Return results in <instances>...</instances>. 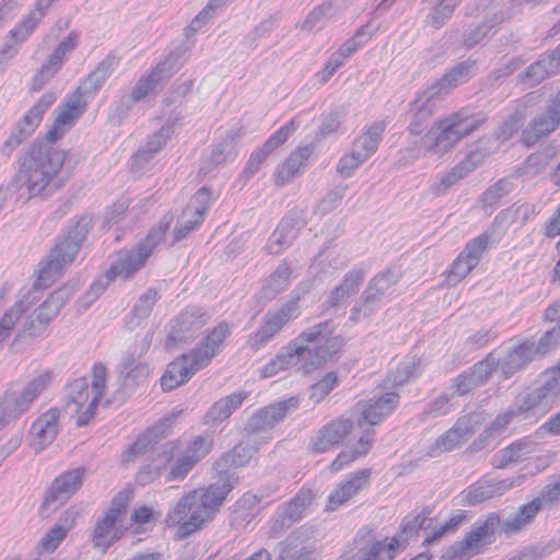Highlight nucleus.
I'll use <instances>...</instances> for the list:
<instances>
[{"label": "nucleus", "mask_w": 560, "mask_h": 560, "mask_svg": "<svg viewBox=\"0 0 560 560\" xmlns=\"http://www.w3.org/2000/svg\"><path fill=\"white\" fill-rule=\"evenodd\" d=\"M232 488L230 480L224 479L184 494L165 517L174 539H186L211 522Z\"/></svg>", "instance_id": "1"}, {"label": "nucleus", "mask_w": 560, "mask_h": 560, "mask_svg": "<svg viewBox=\"0 0 560 560\" xmlns=\"http://www.w3.org/2000/svg\"><path fill=\"white\" fill-rule=\"evenodd\" d=\"M329 326V323H319L300 334L285 353L278 354L264 368V376H272L285 370L294 361L303 372L310 373L330 360L339 352L341 341L331 335Z\"/></svg>", "instance_id": "2"}, {"label": "nucleus", "mask_w": 560, "mask_h": 560, "mask_svg": "<svg viewBox=\"0 0 560 560\" xmlns=\"http://www.w3.org/2000/svg\"><path fill=\"white\" fill-rule=\"evenodd\" d=\"M399 402V395L395 392L386 393L380 398L358 401L355 407L360 412L357 428L361 430L358 439L350 443L346 450L340 451L328 465L330 474L350 467L358 459L365 457L374 445V425L381 423L390 415Z\"/></svg>", "instance_id": "3"}, {"label": "nucleus", "mask_w": 560, "mask_h": 560, "mask_svg": "<svg viewBox=\"0 0 560 560\" xmlns=\"http://www.w3.org/2000/svg\"><path fill=\"white\" fill-rule=\"evenodd\" d=\"M67 154L63 151L46 149L42 143H34L23 156L16 180L27 190L30 197L46 190L58 189L68 175L60 176Z\"/></svg>", "instance_id": "4"}, {"label": "nucleus", "mask_w": 560, "mask_h": 560, "mask_svg": "<svg viewBox=\"0 0 560 560\" xmlns=\"http://www.w3.org/2000/svg\"><path fill=\"white\" fill-rule=\"evenodd\" d=\"M132 499L133 489L131 487L121 489L112 498L109 506L95 524L93 530L95 547L106 551L130 532L127 512Z\"/></svg>", "instance_id": "5"}, {"label": "nucleus", "mask_w": 560, "mask_h": 560, "mask_svg": "<svg viewBox=\"0 0 560 560\" xmlns=\"http://www.w3.org/2000/svg\"><path fill=\"white\" fill-rule=\"evenodd\" d=\"M212 447L211 434L196 435L180 450H178L177 443H172L168 450L162 452L161 456V462L170 464L165 481L184 480L189 471L210 454Z\"/></svg>", "instance_id": "6"}, {"label": "nucleus", "mask_w": 560, "mask_h": 560, "mask_svg": "<svg viewBox=\"0 0 560 560\" xmlns=\"http://www.w3.org/2000/svg\"><path fill=\"white\" fill-rule=\"evenodd\" d=\"M501 526L499 514L489 513L479 521L459 541L450 546L443 556L445 560H469L481 553L495 540V533Z\"/></svg>", "instance_id": "7"}, {"label": "nucleus", "mask_w": 560, "mask_h": 560, "mask_svg": "<svg viewBox=\"0 0 560 560\" xmlns=\"http://www.w3.org/2000/svg\"><path fill=\"white\" fill-rule=\"evenodd\" d=\"M405 549L399 536L381 537L370 526L361 527L352 539L350 560H395Z\"/></svg>", "instance_id": "8"}, {"label": "nucleus", "mask_w": 560, "mask_h": 560, "mask_svg": "<svg viewBox=\"0 0 560 560\" xmlns=\"http://www.w3.org/2000/svg\"><path fill=\"white\" fill-rule=\"evenodd\" d=\"M156 243L152 233H149L144 240L136 246L117 250L115 253V259L104 272L106 283L113 282L116 279L126 281L132 278L136 272L144 267Z\"/></svg>", "instance_id": "9"}, {"label": "nucleus", "mask_w": 560, "mask_h": 560, "mask_svg": "<svg viewBox=\"0 0 560 560\" xmlns=\"http://www.w3.org/2000/svg\"><path fill=\"white\" fill-rule=\"evenodd\" d=\"M355 428L357 422L345 416L329 420L311 438L308 452L317 455L340 446Z\"/></svg>", "instance_id": "10"}, {"label": "nucleus", "mask_w": 560, "mask_h": 560, "mask_svg": "<svg viewBox=\"0 0 560 560\" xmlns=\"http://www.w3.org/2000/svg\"><path fill=\"white\" fill-rule=\"evenodd\" d=\"M477 126L478 122L469 117H464L459 113L453 114L438 122L436 129L440 131L435 135L429 149L447 151L460 139L467 137Z\"/></svg>", "instance_id": "11"}, {"label": "nucleus", "mask_w": 560, "mask_h": 560, "mask_svg": "<svg viewBox=\"0 0 560 560\" xmlns=\"http://www.w3.org/2000/svg\"><path fill=\"white\" fill-rule=\"evenodd\" d=\"M98 404L97 396H92L84 377L74 380L70 384L67 409L79 427L86 424L94 417Z\"/></svg>", "instance_id": "12"}, {"label": "nucleus", "mask_w": 560, "mask_h": 560, "mask_svg": "<svg viewBox=\"0 0 560 560\" xmlns=\"http://www.w3.org/2000/svg\"><path fill=\"white\" fill-rule=\"evenodd\" d=\"M79 252L78 244L65 240L57 244L52 250L51 257L46 261L39 271L35 285L47 288L51 285L56 278L60 276L62 268L71 264Z\"/></svg>", "instance_id": "13"}, {"label": "nucleus", "mask_w": 560, "mask_h": 560, "mask_svg": "<svg viewBox=\"0 0 560 560\" xmlns=\"http://www.w3.org/2000/svg\"><path fill=\"white\" fill-rule=\"evenodd\" d=\"M202 368L191 351L176 357L167 364L165 372L160 378L162 390L171 392L184 385Z\"/></svg>", "instance_id": "14"}, {"label": "nucleus", "mask_w": 560, "mask_h": 560, "mask_svg": "<svg viewBox=\"0 0 560 560\" xmlns=\"http://www.w3.org/2000/svg\"><path fill=\"white\" fill-rule=\"evenodd\" d=\"M371 474L372 471L370 468H362L351 472L346 479L338 482L327 498L326 510H338L351 498L355 497L361 490L368 488L371 480Z\"/></svg>", "instance_id": "15"}, {"label": "nucleus", "mask_w": 560, "mask_h": 560, "mask_svg": "<svg viewBox=\"0 0 560 560\" xmlns=\"http://www.w3.org/2000/svg\"><path fill=\"white\" fill-rule=\"evenodd\" d=\"M86 102L78 90L73 95L68 96L58 113L52 127L47 131L45 138L48 142H55L69 130L74 121L84 113Z\"/></svg>", "instance_id": "16"}, {"label": "nucleus", "mask_w": 560, "mask_h": 560, "mask_svg": "<svg viewBox=\"0 0 560 560\" xmlns=\"http://www.w3.org/2000/svg\"><path fill=\"white\" fill-rule=\"evenodd\" d=\"M489 235L483 233L466 244L465 249L453 261L450 269V276H453L455 281H460L472 270L487 249Z\"/></svg>", "instance_id": "17"}, {"label": "nucleus", "mask_w": 560, "mask_h": 560, "mask_svg": "<svg viewBox=\"0 0 560 560\" xmlns=\"http://www.w3.org/2000/svg\"><path fill=\"white\" fill-rule=\"evenodd\" d=\"M560 125V91L551 101L548 109L532 121L523 133L524 143L529 147L538 139L557 129Z\"/></svg>", "instance_id": "18"}, {"label": "nucleus", "mask_w": 560, "mask_h": 560, "mask_svg": "<svg viewBox=\"0 0 560 560\" xmlns=\"http://www.w3.org/2000/svg\"><path fill=\"white\" fill-rule=\"evenodd\" d=\"M230 335V325L225 322H221L208 331L205 339L191 351V353L205 368L221 352L223 343Z\"/></svg>", "instance_id": "19"}, {"label": "nucleus", "mask_w": 560, "mask_h": 560, "mask_svg": "<svg viewBox=\"0 0 560 560\" xmlns=\"http://www.w3.org/2000/svg\"><path fill=\"white\" fill-rule=\"evenodd\" d=\"M182 413V410H177L176 412H172L168 417L160 420L159 423L153 428L152 431L148 433L140 434L136 441L130 444L126 450L120 454V462L122 465H128L133 462L137 457L147 453L150 444H151V435L154 433L164 434L166 430H170L172 425L175 423V420L178 415Z\"/></svg>", "instance_id": "20"}, {"label": "nucleus", "mask_w": 560, "mask_h": 560, "mask_svg": "<svg viewBox=\"0 0 560 560\" xmlns=\"http://www.w3.org/2000/svg\"><path fill=\"white\" fill-rule=\"evenodd\" d=\"M59 417L58 408H50L33 422L31 432L38 448L46 447L56 439Z\"/></svg>", "instance_id": "21"}, {"label": "nucleus", "mask_w": 560, "mask_h": 560, "mask_svg": "<svg viewBox=\"0 0 560 560\" xmlns=\"http://www.w3.org/2000/svg\"><path fill=\"white\" fill-rule=\"evenodd\" d=\"M84 468L67 470L59 475L52 482L46 501L67 499L82 486Z\"/></svg>", "instance_id": "22"}, {"label": "nucleus", "mask_w": 560, "mask_h": 560, "mask_svg": "<svg viewBox=\"0 0 560 560\" xmlns=\"http://www.w3.org/2000/svg\"><path fill=\"white\" fill-rule=\"evenodd\" d=\"M308 158L310 150L307 148H299L291 152L283 163L277 167L273 174L275 184L281 187L290 183L294 177L299 176L304 162Z\"/></svg>", "instance_id": "23"}, {"label": "nucleus", "mask_w": 560, "mask_h": 560, "mask_svg": "<svg viewBox=\"0 0 560 560\" xmlns=\"http://www.w3.org/2000/svg\"><path fill=\"white\" fill-rule=\"evenodd\" d=\"M162 512L154 505L139 504L132 509L129 516V528L133 535L151 532L158 524Z\"/></svg>", "instance_id": "24"}, {"label": "nucleus", "mask_w": 560, "mask_h": 560, "mask_svg": "<svg viewBox=\"0 0 560 560\" xmlns=\"http://www.w3.org/2000/svg\"><path fill=\"white\" fill-rule=\"evenodd\" d=\"M521 480L517 478L511 482H506V480H501L495 483L490 482H477L468 487L464 491L465 502L468 505H475L479 502L488 500L494 495L502 494L506 489L520 485Z\"/></svg>", "instance_id": "25"}, {"label": "nucleus", "mask_w": 560, "mask_h": 560, "mask_svg": "<svg viewBox=\"0 0 560 560\" xmlns=\"http://www.w3.org/2000/svg\"><path fill=\"white\" fill-rule=\"evenodd\" d=\"M278 560H320V551L296 537L280 542Z\"/></svg>", "instance_id": "26"}, {"label": "nucleus", "mask_w": 560, "mask_h": 560, "mask_svg": "<svg viewBox=\"0 0 560 560\" xmlns=\"http://www.w3.org/2000/svg\"><path fill=\"white\" fill-rule=\"evenodd\" d=\"M533 341L525 340L513 348L505 362L502 365V373L505 377H510L520 370L525 369L537 355L534 352Z\"/></svg>", "instance_id": "27"}, {"label": "nucleus", "mask_w": 560, "mask_h": 560, "mask_svg": "<svg viewBox=\"0 0 560 560\" xmlns=\"http://www.w3.org/2000/svg\"><path fill=\"white\" fill-rule=\"evenodd\" d=\"M196 198L200 199L201 207L197 208L191 212L189 208L185 209L184 214H190V218L183 224L175 229V240L179 241L189 234L192 230L199 226L205 218V212L210 201V191L207 187H201L196 192Z\"/></svg>", "instance_id": "28"}, {"label": "nucleus", "mask_w": 560, "mask_h": 560, "mask_svg": "<svg viewBox=\"0 0 560 560\" xmlns=\"http://www.w3.org/2000/svg\"><path fill=\"white\" fill-rule=\"evenodd\" d=\"M537 452V444L532 441H516L498 454V466H508L513 463L525 462L532 458L530 454Z\"/></svg>", "instance_id": "29"}, {"label": "nucleus", "mask_w": 560, "mask_h": 560, "mask_svg": "<svg viewBox=\"0 0 560 560\" xmlns=\"http://www.w3.org/2000/svg\"><path fill=\"white\" fill-rule=\"evenodd\" d=\"M246 397L247 393L240 392L233 393L219 399L211 406L209 410L210 418L215 421H221L229 418L236 409L242 406Z\"/></svg>", "instance_id": "30"}, {"label": "nucleus", "mask_w": 560, "mask_h": 560, "mask_svg": "<svg viewBox=\"0 0 560 560\" xmlns=\"http://www.w3.org/2000/svg\"><path fill=\"white\" fill-rule=\"evenodd\" d=\"M62 303L63 301L57 296L56 292L50 294V296L39 305L36 314L37 326L32 323L27 328L28 335H35L42 326L47 325L51 319H54L58 315Z\"/></svg>", "instance_id": "31"}, {"label": "nucleus", "mask_w": 560, "mask_h": 560, "mask_svg": "<svg viewBox=\"0 0 560 560\" xmlns=\"http://www.w3.org/2000/svg\"><path fill=\"white\" fill-rule=\"evenodd\" d=\"M56 97L52 93L44 94L23 116L24 128L33 132L42 122L44 114L54 104Z\"/></svg>", "instance_id": "32"}, {"label": "nucleus", "mask_w": 560, "mask_h": 560, "mask_svg": "<svg viewBox=\"0 0 560 560\" xmlns=\"http://www.w3.org/2000/svg\"><path fill=\"white\" fill-rule=\"evenodd\" d=\"M78 44V36L73 33L69 34L68 37L61 42L50 55L48 61L42 66L40 73L56 72L66 59L67 52L73 50Z\"/></svg>", "instance_id": "33"}, {"label": "nucleus", "mask_w": 560, "mask_h": 560, "mask_svg": "<svg viewBox=\"0 0 560 560\" xmlns=\"http://www.w3.org/2000/svg\"><path fill=\"white\" fill-rule=\"evenodd\" d=\"M384 128L380 125L370 127L361 137L354 142V150L364 160L372 155L380 143Z\"/></svg>", "instance_id": "34"}, {"label": "nucleus", "mask_w": 560, "mask_h": 560, "mask_svg": "<svg viewBox=\"0 0 560 560\" xmlns=\"http://www.w3.org/2000/svg\"><path fill=\"white\" fill-rule=\"evenodd\" d=\"M470 517L468 511H458L450 516V518L439 528H435L432 533H430L425 539L424 544H433L440 541L444 535L454 534L458 530L459 526L465 523Z\"/></svg>", "instance_id": "35"}, {"label": "nucleus", "mask_w": 560, "mask_h": 560, "mask_svg": "<svg viewBox=\"0 0 560 560\" xmlns=\"http://www.w3.org/2000/svg\"><path fill=\"white\" fill-rule=\"evenodd\" d=\"M73 525V521L68 526L56 525L50 528L39 540L37 550L39 553H51L54 552L61 541L66 538L69 529Z\"/></svg>", "instance_id": "36"}, {"label": "nucleus", "mask_w": 560, "mask_h": 560, "mask_svg": "<svg viewBox=\"0 0 560 560\" xmlns=\"http://www.w3.org/2000/svg\"><path fill=\"white\" fill-rule=\"evenodd\" d=\"M42 18L40 13L31 12L22 19L10 32L9 37L14 44L26 40L36 30Z\"/></svg>", "instance_id": "37"}, {"label": "nucleus", "mask_w": 560, "mask_h": 560, "mask_svg": "<svg viewBox=\"0 0 560 560\" xmlns=\"http://www.w3.org/2000/svg\"><path fill=\"white\" fill-rule=\"evenodd\" d=\"M161 456H162V453L158 455L156 459L154 462H156V464L154 463H148L145 465H142L137 474H136V481L140 485V486H145V485H149L153 481H155L162 474V471L164 470V477L166 476L167 471H168V467H170V464L168 463H163L161 462Z\"/></svg>", "instance_id": "38"}, {"label": "nucleus", "mask_w": 560, "mask_h": 560, "mask_svg": "<svg viewBox=\"0 0 560 560\" xmlns=\"http://www.w3.org/2000/svg\"><path fill=\"white\" fill-rule=\"evenodd\" d=\"M281 328V319L273 317L265 322V324L253 334L248 340L253 351L259 350L278 330Z\"/></svg>", "instance_id": "39"}, {"label": "nucleus", "mask_w": 560, "mask_h": 560, "mask_svg": "<svg viewBox=\"0 0 560 560\" xmlns=\"http://www.w3.org/2000/svg\"><path fill=\"white\" fill-rule=\"evenodd\" d=\"M313 498L311 489H301L287 506L288 517L292 521L301 518L303 512L312 504Z\"/></svg>", "instance_id": "40"}, {"label": "nucleus", "mask_w": 560, "mask_h": 560, "mask_svg": "<svg viewBox=\"0 0 560 560\" xmlns=\"http://www.w3.org/2000/svg\"><path fill=\"white\" fill-rule=\"evenodd\" d=\"M338 385V375L335 372H329L312 386V397L315 401H320Z\"/></svg>", "instance_id": "41"}, {"label": "nucleus", "mask_w": 560, "mask_h": 560, "mask_svg": "<svg viewBox=\"0 0 560 560\" xmlns=\"http://www.w3.org/2000/svg\"><path fill=\"white\" fill-rule=\"evenodd\" d=\"M560 343V334L557 332V328H552L546 331L539 341L536 343L533 341L534 352L537 358L545 357L546 354L553 351Z\"/></svg>", "instance_id": "42"}, {"label": "nucleus", "mask_w": 560, "mask_h": 560, "mask_svg": "<svg viewBox=\"0 0 560 560\" xmlns=\"http://www.w3.org/2000/svg\"><path fill=\"white\" fill-rule=\"evenodd\" d=\"M299 406L298 398H290L284 401H279L265 409V419L269 422H278L284 418L290 409H296Z\"/></svg>", "instance_id": "43"}, {"label": "nucleus", "mask_w": 560, "mask_h": 560, "mask_svg": "<svg viewBox=\"0 0 560 560\" xmlns=\"http://www.w3.org/2000/svg\"><path fill=\"white\" fill-rule=\"evenodd\" d=\"M92 373V396H97V400L101 401V399L104 396L105 388H106V375L107 371L103 363L96 362L93 364L91 369Z\"/></svg>", "instance_id": "44"}, {"label": "nucleus", "mask_w": 560, "mask_h": 560, "mask_svg": "<svg viewBox=\"0 0 560 560\" xmlns=\"http://www.w3.org/2000/svg\"><path fill=\"white\" fill-rule=\"evenodd\" d=\"M24 312L22 302L15 304L0 320V342L3 341L14 328L20 315Z\"/></svg>", "instance_id": "45"}, {"label": "nucleus", "mask_w": 560, "mask_h": 560, "mask_svg": "<svg viewBox=\"0 0 560 560\" xmlns=\"http://www.w3.org/2000/svg\"><path fill=\"white\" fill-rule=\"evenodd\" d=\"M156 71L153 70L148 77H142L137 82L135 89L131 92V98L133 101H140L148 96L155 90L158 79L155 78Z\"/></svg>", "instance_id": "46"}, {"label": "nucleus", "mask_w": 560, "mask_h": 560, "mask_svg": "<svg viewBox=\"0 0 560 560\" xmlns=\"http://www.w3.org/2000/svg\"><path fill=\"white\" fill-rule=\"evenodd\" d=\"M364 161L365 160L360 154H358L355 151H352L348 154H345L339 160L337 171L341 176L349 177Z\"/></svg>", "instance_id": "47"}, {"label": "nucleus", "mask_w": 560, "mask_h": 560, "mask_svg": "<svg viewBox=\"0 0 560 560\" xmlns=\"http://www.w3.org/2000/svg\"><path fill=\"white\" fill-rule=\"evenodd\" d=\"M293 130V121H290L289 124L281 126L278 130H276L262 144L266 150L269 152H273L276 149L281 147L283 143L287 142L289 139L291 132Z\"/></svg>", "instance_id": "48"}, {"label": "nucleus", "mask_w": 560, "mask_h": 560, "mask_svg": "<svg viewBox=\"0 0 560 560\" xmlns=\"http://www.w3.org/2000/svg\"><path fill=\"white\" fill-rule=\"evenodd\" d=\"M291 270L287 264L280 265L275 272L271 273L269 285L272 291L279 292L287 288L290 281Z\"/></svg>", "instance_id": "49"}, {"label": "nucleus", "mask_w": 560, "mask_h": 560, "mask_svg": "<svg viewBox=\"0 0 560 560\" xmlns=\"http://www.w3.org/2000/svg\"><path fill=\"white\" fill-rule=\"evenodd\" d=\"M331 8L330 3H322L315 7L306 16L305 21L302 24V30L313 31L318 24L326 18L327 11Z\"/></svg>", "instance_id": "50"}, {"label": "nucleus", "mask_w": 560, "mask_h": 560, "mask_svg": "<svg viewBox=\"0 0 560 560\" xmlns=\"http://www.w3.org/2000/svg\"><path fill=\"white\" fill-rule=\"evenodd\" d=\"M548 75L546 62L539 60L530 65L526 71L524 80L527 81L528 86H534L541 82Z\"/></svg>", "instance_id": "51"}, {"label": "nucleus", "mask_w": 560, "mask_h": 560, "mask_svg": "<svg viewBox=\"0 0 560 560\" xmlns=\"http://www.w3.org/2000/svg\"><path fill=\"white\" fill-rule=\"evenodd\" d=\"M464 439V434L458 429L448 430L442 438L436 440L439 451H451Z\"/></svg>", "instance_id": "52"}, {"label": "nucleus", "mask_w": 560, "mask_h": 560, "mask_svg": "<svg viewBox=\"0 0 560 560\" xmlns=\"http://www.w3.org/2000/svg\"><path fill=\"white\" fill-rule=\"evenodd\" d=\"M271 152L266 150V148L264 145L261 148L256 149L250 154V156L246 163L245 172L248 173L249 175L255 174L260 168V166L264 164V162L266 161V159L268 158V155Z\"/></svg>", "instance_id": "53"}, {"label": "nucleus", "mask_w": 560, "mask_h": 560, "mask_svg": "<svg viewBox=\"0 0 560 560\" xmlns=\"http://www.w3.org/2000/svg\"><path fill=\"white\" fill-rule=\"evenodd\" d=\"M545 235L548 238H555L556 236L560 235V205L557 207L555 213L546 222ZM556 249L560 254V240L556 243Z\"/></svg>", "instance_id": "54"}, {"label": "nucleus", "mask_w": 560, "mask_h": 560, "mask_svg": "<svg viewBox=\"0 0 560 560\" xmlns=\"http://www.w3.org/2000/svg\"><path fill=\"white\" fill-rule=\"evenodd\" d=\"M52 373L50 371H45L37 377H35L30 384L25 387L31 394H34L37 397L51 382Z\"/></svg>", "instance_id": "55"}, {"label": "nucleus", "mask_w": 560, "mask_h": 560, "mask_svg": "<svg viewBox=\"0 0 560 560\" xmlns=\"http://www.w3.org/2000/svg\"><path fill=\"white\" fill-rule=\"evenodd\" d=\"M544 374L546 376L544 389L546 393H556L560 387V364L547 369Z\"/></svg>", "instance_id": "56"}, {"label": "nucleus", "mask_w": 560, "mask_h": 560, "mask_svg": "<svg viewBox=\"0 0 560 560\" xmlns=\"http://www.w3.org/2000/svg\"><path fill=\"white\" fill-rule=\"evenodd\" d=\"M35 398L36 397L34 394H31L26 388H24L21 395L14 401V407L12 409L14 416L26 411Z\"/></svg>", "instance_id": "57"}, {"label": "nucleus", "mask_w": 560, "mask_h": 560, "mask_svg": "<svg viewBox=\"0 0 560 560\" xmlns=\"http://www.w3.org/2000/svg\"><path fill=\"white\" fill-rule=\"evenodd\" d=\"M532 458L527 462H533L534 466L530 468V474L534 475L538 471L546 469L551 463V456L548 454L537 455L536 452L530 454Z\"/></svg>", "instance_id": "58"}, {"label": "nucleus", "mask_w": 560, "mask_h": 560, "mask_svg": "<svg viewBox=\"0 0 560 560\" xmlns=\"http://www.w3.org/2000/svg\"><path fill=\"white\" fill-rule=\"evenodd\" d=\"M545 320L548 323H556L557 332L560 334V303H555L548 306L544 314Z\"/></svg>", "instance_id": "59"}, {"label": "nucleus", "mask_w": 560, "mask_h": 560, "mask_svg": "<svg viewBox=\"0 0 560 560\" xmlns=\"http://www.w3.org/2000/svg\"><path fill=\"white\" fill-rule=\"evenodd\" d=\"M545 432L551 435L560 434V411L552 416L548 421H546L541 428Z\"/></svg>", "instance_id": "60"}, {"label": "nucleus", "mask_w": 560, "mask_h": 560, "mask_svg": "<svg viewBox=\"0 0 560 560\" xmlns=\"http://www.w3.org/2000/svg\"><path fill=\"white\" fill-rule=\"evenodd\" d=\"M343 59L342 57H334V58H330L324 69H323V79L324 80H327L328 78H330L335 72L336 70L343 63Z\"/></svg>", "instance_id": "61"}, {"label": "nucleus", "mask_w": 560, "mask_h": 560, "mask_svg": "<svg viewBox=\"0 0 560 560\" xmlns=\"http://www.w3.org/2000/svg\"><path fill=\"white\" fill-rule=\"evenodd\" d=\"M427 521V513L420 512L412 516L411 521H407V525L405 526V530L408 528L409 530H418L423 526Z\"/></svg>", "instance_id": "62"}, {"label": "nucleus", "mask_w": 560, "mask_h": 560, "mask_svg": "<svg viewBox=\"0 0 560 560\" xmlns=\"http://www.w3.org/2000/svg\"><path fill=\"white\" fill-rule=\"evenodd\" d=\"M514 415L515 413L513 411H508L503 415H499L492 422V429L501 430V429L505 428V425H508L510 423V421L512 420Z\"/></svg>", "instance_id": "63"}, {"label": "nucleus", "mask_w": 560, "mask_h": 560, "mask_svg": "<svg viewBox=\"0 0 560 560\" xmlns=\"http://www.w3.org/2000/svg\"><path fill=\"white\" fill-rule=\"evenodd\" d=\"M358 44L354 42V39L347 40L342 48L338 51V56L342 57L343 60H346L350 55H352L358 49Z\"/></svg>", "instance_id": "64"}]
</instances>
